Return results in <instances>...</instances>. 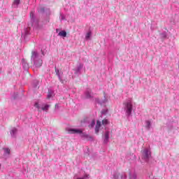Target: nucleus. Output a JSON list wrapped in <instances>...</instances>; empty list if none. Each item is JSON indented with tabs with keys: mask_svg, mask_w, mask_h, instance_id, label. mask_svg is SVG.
Returning <instances> with one entry per match:
<instances>
[{
	"mask_svg": "<svg viewBox=\"0 0 179 179\" xmlns=\"http://www.w3.org/2000/svg\"><path fill=\"white\" fill-rule=\"evenodd\" d=\"M164 127H166L168 129H171V128H173V123H171V122H169L166 123V126Z\"/></svg>",
	"mask_w": 179,
	"mask_h": 179,
	"instance_id": "obj_22",
	"label": "nucleus"
},
{
	"mask_svg": "<svg viewBox=\"0 0 179 179\" xmlns=\"http://www.w3.org/2000/svg\"><path fill=\"white\" fill-rule=\"evenodd\" d=\"M101 127V122L97 120L96 127V128H100Z\"/></svg>",
	"mask_w": 179,
	"mask_h": 179,
	"instance_id": "obj_30",
	"label": "nucleus"
},
{
	"mask_svg": "<svg viewBox=\"0 0 179 179\" xmlns=\"http://www.w3.org/2000/svg\"><path fill=\"white\" fill-rule=\"evenodd\" d=\"M82 69H83V64L79 63L76 68L73 69L75 75H80V71H82Z\"/></svg>",
	"mask_w": 179,
	"mask_h": 179,
	"instance_id": "obj_8",
	"label": "nucleus"
},
{
	"mask_svg": "<svg viewBox=\"0 0 179 179\" xmlns=\"http://www.w3.org/2000/svg\"><path fill=\"white\" fill-rule=\"evenodd\" d=\"M94 125H96V121L92 120V122L90 123V124L89 125V127H90V128H94Z\"/></svg>",
	"mask_w": 179,
	"mask_h": 179,
	"instance_id": "obj_26",
	"label": "nucleus"
},
{
	"mask_svg": "<svg viewBox=\"0 0 179 179\" xmlns=\"http://www.w3.org/2000/svg\"><path fill=\"white\" fill-rule=\"evenodd\" d=\"M60 19H61V20H65V16H64V15L61 14Z\"/></svg>",
	"mask_w": 179,
	"mask_h": 179,
	"instance_id": "obj_34",
	"label": "nucleus"
},
{
	"mask_svg": "<svg viewBox=\"0 0 179 179\" xmlns=\"http://www.w3.org/2000/svg\"><path fill=\"white\" fill-rule=\"evenodd\" d=\"M103 141L104 145H107V143H108V141H110V131H105L103 136Z\"/></svg>",
	"mask_w": 179,
	"mask_h": 179,
	"instance_id": "obj_9",
	"label": "nucleus"
},
{
	"mask_svg": "<svg viewBox=\"0 0 179 179\" xmlns=\"http://www.w3.org/2000/svg\"><path fill=\"white\" fill-rule=\"evenodd\" d=\"M90 37H92V31H89L85 35V40H90Z\"/></svg>",
	"mask_w": 179,
	"mask_h": 179,
	"instance_id": "obj_20",
	"label": "nucleus"
},
{
	"mask_svg": "<svg viewBox=\"0 0 179 179\" xmlns=\"http://www.w3.org/2000/svg\"><path fill=\"white\" fill-rule=\"evenodd\" d=\"M19 5H20V0H14L12 4V7L16 9L18 8Z\"/></svg>",
	"mask_w": 179,
	"mask_h": 179,
	"instance_id": "obj_16",
	"label": "nucleus"
},
{
	"mask_svg": "<svg viewBox=\"0 0 179 179\" xmlns=\"http://www.w3.org/2000/svg\"><path fill=\"white\" fill-rule=\"evenodd\" d=\"M131 157H132V160H135V159H136V157L134 154L131 155Z\"/></svg>",
	"mask_w": 179,
	"mask_h": 179,
	"instance_id": "obj_36",
	"label": "nucleus"
},
{
	"mask_svg": "<svg viewBox=\"0 0 179 179\" xmlns=\"http://www.w3.org/2000/svg\"><path fill=\"white\" fill-rule=\"evenodd\" d=\"M129 179H138V176L136 175V173H132L129 172Z\"/></svg>",
	"mask_w": 179,
	"mask_h": 179,
	"instance_id": "obj_18",
	"label": "nucleus"
},
{
	"mask_svg": "<svg viewBox=\"0 0 179 179\" xmlns=\"http://www.w3.org/2000/svg\"><path fill=\"white\" fill-rule=\"evenodd\" d=\"M30 34V27H27L23 29L22 31V38H24V40H26V37Z\"/></svg>",
	"mask_w": 179,
	"mask_h": 179,
	"instance_id": "obj_10",
	"label": "nucleus"
},
{
	"mask_svg": "<svg viewBox=\"0 0 179 179\" xmlns=\"http://www.w3.org/2000/svg\"><path fill=\"white\" fill-rule=\"evenodd\" d=\"M31 57V61L34 63L36 68H40L43 65V59H41V55L36 51H32Z\"/></svg>",
	"mask_w": 179,
	"mask_h": 179,
	"instance_id": "obj_2",
	"label": "nucleus"
},
{
	"mask_svg": "<svg viewBox=\"0 0 179 179\" xmlns=\"http://www.w3.org/2000/svg\"><path fill=\"white\" fill-rule=\"evenodd\" d=\"M38 13H45V8L40 7L38 8Z\"/></svg>",
	"mask_w": 179,
	"mask_h": 179,
	"instance_id": "obj_21",
	"label": "nucleus"
},
{
	"mask_svg": "<svg viewBox=\"0 0 179 179\" xmlns=\"http://www.w3.org/2000/svg\"><path fill=\"white\" fill-rule=\"evenodd\" d=\"M32 86H33V87H34V89H36V87H37V86H38V80H34L32 83Z\"/></svg>",
	"mask_w": 179,
	"mask_h": 179,
	"instance_id": "obj_23",
	"label": "nucleus"
},
{
	"mask_svg": "<svg viewBox=\"0 0 179 179\" xmlns=\"http://www.w3.org/2000/svg\"><path fill=\"white\" fill-rule=\"evenodd\" d=\"M17 93H14L12 97L14 100H16V99H17Z\"/></svg>",
	"mask_w": 179,
	"mask_h": 179,
	"instance_id": "obj_31",
	"label": "nucleus"
},
{
	"mask_svg": "<svg viewBox=\"0 0 179 179\" xmlns=\"http://www.w3.org/2000/svg\"><path fill=\"white\" fill-rule=\"evenodd\" d=\"M30 18L31 26H33L34 29H38V20L36 17L34 15V11H31L30 13Z\"/></svg>",
	"mask_w": 179,
	"mask_h": 179,
	"instance_id": "obj_5",
	"label": "nucleus"
},
{
	"mask_svg": "<svg viewBox=\"0 0 179 179\" xmlns=\"http://www.w3.org/2000/svg\"><path fill=\"white\" fill-rule=\"evenodd\" d=\"M113 179H127V175L125 173H117L113 174Z\"/></svg>",
	"mask_w": 179,
	"mask_h": 179,
	"instance_id": "obj_12",
	"label": "nucleus"
},
{
	"mask_svg": "<svg viewBox=\"0 0 179 179\" xmlns=\"http://www.w3.org/2000/svg\"><path fill=\"white\" fill-rule=\"evenodd\" d=\"M55 73L57 76L58 77L59 82H61V83L64 85V83H65V81L62 80V78L61 77V75H62L63 73L62 71H59V69L55 68Z\"/></svg>",
	"mask_w": 179,
	"mask_h": 179,
	"instance_id": "obj_11",
	"label": "nucleus"
},
{
	"mask_svg": "<svg viewBox=\"0 0 179 179\" xmlns=\"http://www.w3.org/2000/svg\"><path fill=\"white\" fill-rule=\"evenodd\" d=\"M52 97V92H49L48 94V99H51Z\"/></svg>",
	"mask_w": 179,
	"mask_h": 179,
	"instance_id": "obj_32",
	"label": "nucleus"
},
{
	"mask_svg": "<svg viewBox=\"0 0 179 179\" xmlns=\"http://www.w3.org/2000/svg\"><path fill=\"white\" fill-rule=\"evenodd\" d=\"M16 134H17V129L13 128V129L10 131L11 137H12V138H16Z\"/></svg>",
	"mask_w": 179,
	"mask_h": 179,
	"instance_id": "obj_17",
	"label": "nucleus"
},
{
	"mask_svg": "<svg viewBox=\"0 0 179 179\" xmlns=\"http://www.w3.org/2000/svg\"><path fill=\"white\" fill-rule=\"evenodd\" d=\"M42 55H44V51L41 50Z\"/></svg>",
	"mask_w": 179,
	"mask_h": 179,
	"instance_id": "obj_38",
	"label": "nucleus"
},
{
	"mask_svg": "<svg viewBox=\"0 0 179 179\" xmlns=\"http://www.w3.org/2000/svg\"><path fill=\"white\" fill-rule=\"evenodd\" d=\"M124 110L126 113V116L127 117H131L132 115V110L134 109V106L132 105V100L127 99L123 103Z\"/></svg>",
	"mask_w": 179,
	"mask_h": 179,
	"instance_id": "obj_3",
	"label": "nucleus"
},
{
	"mask_svg": "<svg viewBox=\"0 0 179 179\" xmlns=\"http://www.w3.org/2000/svg\"><path fill=\"white\" fill-rule=\"evenodd\" d=\"M99 131H100V127H95V134H99Z\"/></svg>",
	"mask_w": 179,
	"mask_h": 179,
	"instance_id": "obj_33",
	"label": "nucleus"
},
{
	"mask_svg": "<svg viewBox=\"0 0 179 179\" xmlns=\"http://www.w3.org/2000/svg\"><path fill=\"white\" fill-rule=\"evenodd\" d=\"M90 150L89 149V148H87V150L84 151L85 155H87V156L90 155Z\"/></svg>",
	"mask_w": 179,
	"mask_h": 179,
	"instance_id": "obj_28",
	"label": "nucleus"
},
{
	"mask_svg": "<svg viewBox=\"0 0 179 179\" xmlns=\"http://www.w3.org/2000/svg\"><path fill=\"white\" fill-rule=\"evenodd\" d=\"M162 38H166L167 37V32L164 31L160 34Z\"/></svg>",
	"mask_w": 179,
	"mask_h": 179,
	"instance_id": "obj_25",
	"label": "nucleus"
},
{
	"mask_svg": "<svg viewBox=\"0 0 179 179\" xmlns=\"http://www.w3.org/2000/svg\"><path fill=\"white\" fill-rule=\"evenodd\" d=\"M22 68L24 69V71H29V63H27V60L25 59H22Z\"/></svg>",
	"mask_w": 179,
	"mask_h": 179,
	"instance_id": "obj_13",
	"label": "nucleus"
},
{
	"mask_svg": "<svg viewBox=\"0 0 179 179\" xmlns=\"http://www.w3.org/2000/svg\"><path fill=\"white\" fill-rule=\"evenodd\" d=\"M85 95L86 99H92V97H93V93L92 92V90L87 89V90L85 92Z\"/></svg>",
	"mask_w": 179,
	"mask_h": 179,
	"instance_id": "obj_14",
	"label": "nucleus"
},
{
	"mask_svg": "<svg viewBox=\"0 0 179 179\" xmlns=\"http://www.w3.org/2000/svg\"><path fill=\"white\" fill-rule=\"evenodd\" d=\"M108 102V99L106 98V94H104V99L102 100H100L99 98L95 99V103H97V104H100V106H104Z\"/></svg>",
	"mask_w": 179,
	"mask_h": 179,
	"instance_id": "obj_7",
	"label": "nucleus"
},
{
	"mask_svg": "<svg viewBox=\"0 0 179 179\" xmlns=\"http://www.w3.org/2000/svg\"><path fill=\"white\" fill-rule=\"evenodd\" d=\"M1 164H0V169H1Z\"/></svg>",
	"mask_w": 179,
	"mask_h": 179,
	"instance_id": "obj_39",
	"label": "nucleus"
},
{
	"mask_svg": "<svg viewBox=\"0 0 179 179\" xmlns=\"http://www.w3.org/2000/svg\"><path fill=\"white\" fill-rule=\"evenodd\" d=\"M142 153V159L145 161L146 163H149V159H150V156H152V153L150 152V150L149 148H144L141 151Z\"/></svg>",
	"mask_w": 179,
	"mask_h": 179,
	"instance_id": "obj_4",
	"label": "nucleus"
},
{
	"mask_svg": "<svg viewBox=\"0 0 179 179\" xmlns=\"http://www.w3.org/2000/svg\"><path fill=\"white\" fill-rule=\"evenodd\" d=\"M46 12H48V14H50V9H46Z\"/></svg>",
	"mask_w": 179,
	"mask_h": 179,
	"instance_id": "obj_37",
	"label": "nucleus"
},
{
	"mask_svg": "<svg viewBox=\"0 0 179 179\" xmlns=\"http://www.w3.org/2000/svg\"><path fill=\"white\" fill-rule=\"evenodd\" d=\"M145 128L147 131H150V128H152V122H150V120L145 121Z\"/></svg>",
	"mask_w": 179,
	"mask_h": 179,
	"instance_id": "obj_15",
	"label": "nucleus"
},
{
	"mask_svg": "<svg viewBox=\"0 0 179 179\" xmlns=\"http://www.w3.org/2000/svg\"><path fill=\"white\" fill-rule=\"evenodd\" d=\"M59 36H61V37H66V31H61L59 33Z\"/></svg>",
	"mask_w": 179,
	"mask_h": 179,
	"instance_id": "obj_24",
	"label": "nucleus"
},
{
	"mask_svg": "<svg viewBox=\"0 0 179 179\" xmlns=\"http://www.w3.org/2000/svg\"><path fill=\"white\" fill-rule=\"evenodd\" d=\"M34 107L37 108L38 110H42L43 111H48V108H50V106L48 104H39L38 102H35Z\"/></svg>",
	"mask_w": 179,
	"mask_h": 179,
	"instance_id": "obj_6",
	"label": "nucleus"
},
{
	"mask_svg": "<svg viewBox=\"0 0 179 179\" xmlns=\"http://www.w3.org/2000/svg\"><path fill=\"white\" fill-rule=\"evenodd\" d=\"M103 125H107L108 124V120L104 119L102 120Z\"/></svg>",
	"mask_w": 179,
	"mask_h": 179,
	"instance_id": "obj_29",
	"label": "nucleus"
},
{
	"mask_svg": "<svg viewBox=\"0 0 179 179\" xmlns=\"http://www.w3.org/2000/svg\"><path fill=\"white\" fill-rule=\"evenodd\" d=\"M67 132H69V134H79L80 135V137L82 138V139H87L88 141H90V142H93V141H94V138H93V136L83 132V131L80 129H66Z\"/></svg>",
	"mask_w": 179,
	"mask_h": 179,
	"instance_id": "obj_1",
	"label": "nucleus"
},
{
	"mask_svg": "<svg viewBox=\"0 0 179 179\" xmlns=\"http://www.w3.org/2000/svg\"><path fill=\"white\" fill-rule=\"evenodd\" d=\"M58 108H59V105H58V103L55 104V110H58Z\"/></svg>",
	"mask_w": 179,
	"mask_h": 179,
	"instance_id": "obj_35",
	"label": "nucleus"
},
{
	"mask_svg": "<svg viewBox=\"0 0 179 179\" xmlns=\"http://www.w3.org/2000/svg\"><path fill=\"white\" fill-rule=\"evenodd\" d=\"M107 113H108V109H103L101 110L102 115H106V114H107Z\"/></svg>",
	"mask_w": 179,
	"mask_h": 179,
	"instance_id": "obj_27",
	"label": "nucleus"
},
{
	"mask_svg": "<svg viewBox=\"0 0 179 179\" xmlns=\"http://www.w3.org/2000/svg\"><path fill=\"white\" fill-rule=\"evenodd\" d=\"M4 156L8 157L9 155H10V149L9 148H3Z\"/></svg>",
	"mask_w": 179,
	"mask_h": 179,
	"instance_id": "obj_19",
	"label": "nucleus"
}]
</instances>
